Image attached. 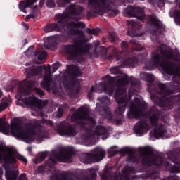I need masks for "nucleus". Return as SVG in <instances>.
<instances>
[{
	"mask_svg": "<svg viewBox=\"0 0 180 180\" xmlns=\"http://www.w3.org/2000/svg\"><path fill=\"white\" fill-rule=\"evenodd\" d=\"M0 133L9 134V124L4 118H0Z\"/></svg>",
	"mask_w": 180,
	"mask_h": 180,
	"instance_id": "obj_23",
	"label": "nucleus"
},
{
	"mask_svg": "<svg viewBox=\"0 0 180 180\" xmlns=\"http://www.w3.org/2000/svg\"><path fill=\"white\" fill-rule=\"evenodd\" d=\"M146 106H147V105L143 100H141V98L139 96L135 97L134 101L130 105L128 117L130 119H132V117H139V116H141V113H143L141 108H146Z\"/></svg>",
	"mask_w": 180,
	"mask_h": 180,
	"instance_id": "obj_11",
	"label": "nucleus"
},
{
	"mask_svg": "<svg viewBox=\"0 0 180 180\" xmlns=\"http://www.w3.org/2000/svg\"><path fill=\"white\" fill-rule=\"evenodd\" d=\"M48 124H50L51 126H53V122L48 121Z\"/></svg>",
	"mask_w": 180,
	"mask_h": 180,
	"instance_id": "obj_60",
	"label": "nucleus"
},
{
	"mask_svg": "<svg viewBox=\"0 0 180 180\" xmlns=\"http://www.w3.org/2000/svg\"><path fill=\"white\" fill-rule=\"evenodd\" d=\"M11 134L24 141L25 143H32L37 140V141H43L44 139L47 137L46 131H35L32 124H25L22 127L20 124L13 123L11 124Z\"/></svg>",
	"mask_w": 180,
	"mask_h": 180,
	"instance_id": "obj_5",
	"label": "nucleus"
},
{
	"mask_svg": "<svg viewBox=\"0 0 180 180\" xmlns=\"http://www.w3.org/2000/svg\"><path fill=\"white\" fill-rule=\"evenodd\" d=\"M150 3H153V1H155V0H149Z\"/></svg>",
	"mask_w": 180,
	"mask_h": 180,
	"instance_id": "obj_64",
	"label": "nucleus"
},
{
	"mask_svg": "<svg viewBox=\"0 0 180 180\" xmlns=\"http://www.w3.org/2000/svg\"><path fill=\"white\" fill-rule=\"evenodd\" d=\"M39 0H25L20 3L19 9L24 12V13H27L26 8H29L32 6L33 4H36Z\"/></svg>",
	"mask_w": 180,
	"mask_h": 180,
	"instance_id": "obj_20",
	"label": "nucleus"
},
{
	"mask_svg": "<svg viewBox=\"0 0 180 180\" xmlns=\"http://www.w3.org/2000/svg\"><path fill=\"white\" fill-rule=\"evenodd\" d=\"M25 54L26 56H27V57H31V56H34V53H33V46H30L25 51Z\"/></svg>",
	"mask_w": 180,
	"mask_h": 180,
	"instance_id": "obj_36",
	"label": "nucleus"
},
{
	"mask_svg": "<svg viewBox=\"0 0 180 180\" xmlns=\"http://www.w3.org/2000/svg\"><path fill=\"white\" fill-rule=\"evenodd\" d=\"M46 6L49 8H54L56 6V3L54 2V0H47Z\"/></svg>",
	"mask_w": 180,
	"mask_h": 180,
	"instance_id": "obj_39",
	"label": "nucleus"
},
{
	"mask_svg": "<svg viewBox=\"0 0 180 180\" xmlns=\"http://www.w3.org/2000/svg\"><path fill=\"white\" fill-rule=\"evenodd\" d=\"M89 5L94 6L98 12H108L110 9L109 0H90Z\"/></svg>",
	"mask_w": 180,
	"mask_h": 180,
	"instance_id": "obj_14",
	"label": "nucleus"
},
{
	"mask_svg": "<svg viewBox=\"0 0 180 180\" xmlns=\"http://www.w3.org/2000/svg\"><path fill=\"white\" fill-rule=\"evenodd\" d=\"M105 180H120V178L117 177V175L109 176L105 179Z\"/></svg>",
	"mask_w": 180,
	"mask_h": 180,
	"instance_id": "obj_42",
	"label": "nucleus"
},
{
	"mask_svg": "<svg viewBox=\"0 0 180 180\" xmlns=\"http://www.w3.org/2000/svg\"><path fill=\"white\" fill-rule=\"evenodd\" d=\"M112 74H117L119 72V67H115L111 69Z\"/></svg>",
	"mask_w": 180,
	"mask_h": 180,
	"instance_id": "obj_46",
	"label": "nucleus"
},
{
	"mask_svg": "<svg viewBox=\"0 0 180 180\" xmlns=\"http://www.w3.org/2000/svg\"><path fill=\"white\" fill-rule=\"evenodd\" d=\"M34 57H37V60H39V61H41L46 58V52L42 51L40 53V51L37 50L34 52Z\"/></svg>",
	"mask_w": 180,
	"mask_h": 180,
	"instance_id": "obj_28",
	"label": "nucleus"
},
{
	"mask_svg": "<svg viewBox=\"0 0 180 180\" xmlns=\"http://www.w3.org/2000/svg\"><path fill=\"white\" fill-rule=\"evenodd\" d=\"M35 64H41L40 62L35 61Z\"/></svg>",
	"mask_w": 180,
	"mask_h": 180,
	"instance_id": "obj_63",
	"label": "nucleus"
},
{
	"mask_svg": "<svg viewBox=\"0 0 180 180\" xmlns=\"http://www.w3.org/2000/svg\"><path fill=\"white\" fill-rule=\"evenodd\" d=\"M72 155V150L65 148L62 150L60 152L58 153H53L49 161L52 164H56L57 160L61 162L70 161Z\"/></svg>",
	"mask_w": 180,
	"mask_h": 180,
	"instance_id": "obj_12",
	"label": "nucleus"
},
{
	"mask_svg": "<svg viewBox=\"0 0 180 180\" xmlns=\"http://www.w3.org/2000/svg\"><path fill=\"white\" fill-rule=\"evenodd\" d=\"M91 160V155L87 153H84L82 155L80 156V161L84 162V164H88Z\"/></svg>",
	"mask_w": 180,
	"mask_h": 180,
	"instance_id": "obj_30",
	"label": "nucleus"
},
{
	"mask_svg": "<svg viewBox=\"0 0 180 180\" xmlns=\"http://www.w3.org/2000/svg\"><path fill=\"white\" fill-rule=\"evenodd\" d=\"M179 177H178L177 176H175L174 177H172V179H170V180H179Z\"/></svg>",
	"mask_w": 180,
	"mask_h": 180,
	"instance_id": "obj_57",
	"label": "nucleus"
},
{
	"mask_svg": "<svg viewBox=\"0 0 180 180\" xmlns=\"http://www.w3.org/2000/svg\"><path fill=\"white\" fill-rule=\"evenodd\" d=\"M98 101L99 103H97L96 105L97 110H103L104 113L106 115H110L109 108L106 106V105H109L110 100L107 97H103V98H98Z\"/></svg>",
	"mask_w": 180,
	"mask_h": 180,
	"instance_id": "obj_18",
	"label": "nucleus"
},
{
	"mask_svg": "<svg viewBox=\"0 0 180 180\" xmlns=\"http://www.w3.org/2000/svg\"><path fill=\"white\" fill-rule=\"evenodd\" d=\"M86 32L89 34H94V36H98V30L87 28L86 30Z\"/></svg>",
	"mask_w": 180,
	"mask_h": 180,
	"instance_id": "obj_37",
	"label": "nucleus"
},
{
	"mask_svg": "<svg viewBox=\"0 0 180 180\" xmlns=\"http://www.w3.org/2000/svg\"><path fill=\"white\" fill-rule=\"evenodd\" d=\"M37 172L39 174H43L44 172V166H39L37 169Z\"/></svg>",
	"mask_w": 180,
	"mask_h": 180,
	"instance_id": "obj_43",
	"label": "nucleus"
},
{
	"mask_svg": "<svg viewBox=\"0 0 180 180\" xmlns=\"http://www.w3.org/2000/svg\"><path fill=\"white\" fill-rule=\"evenodd\" d=\"M1 96H2V91H1V89H0V98H1Z\"/></svg>",
	"mask_w": 180,
	"mask_h": 180,
	"instance_id": "obj_62",
	"label": "nucleus"
},
{
	"mask_svg": "<svg viewBox=\"0 0 180 180\" xmlns=\"http://www.w3.org/2000/svg\"><path fill=\"white\" fill-rule=\"evenodd\" d=\"M3 174H4V170L0 168V178L2 176Z\"/></svg>",
	"mask_w": 180,
	"mask_h": 180,
	"instance_id": "obj_59",
	"label": "nucleus"
},
{
	"mask_svg": "<svg viewBox=\"0 0 180 180\" xmlns=\"http://www.w3.org/2000/svg\"><path fill=\"white\" fill-rule=\"evenodd\" d=\"M131 172H133V169L131 167H129V166H126L122 170V175L123 176H127V174Z\"/></svg>",
	"mask_w": 180,
	"mask_h": 180,
	"instance_id": "obj_35",
	"label": "nucleus"
},
{
	"mask_svg": "<svg viewBox=\"0 0 180 180\" xmlns=\"http://www.w3.org/2000/svg\"><path fill=\"white\" fill-rule=\"evenodd\" d=\"M16 157L23 162H27V159L22 155H18L14 149L9 147L0 146V161L12 163L16 161Z\"/></svg>",
	"mask_w": 180,
	"mask_h": 180,
	"instance_id": "obj_10",
	"label": "nucleus"
},
{
	"mask_svg": "<svg viewBox=\"0 0 180 180\" xmlns=\"http://www.w3.org/2000/svg\"><path fill=\"white\" fill-rule=\"evenodd\" d=\"M127 46H128V44L126 41H122L121 43V47L122 49H126V47H127Z\"/></svg>",
	"mask_w": 180,
	"mask_h": 180,
	"instance_id": "obj_51",
	"label": "nucleus"
},
{
	"mask_svg": "<svg viewBox=\"0 0 180 180\" xmlns=\"http://www.w3.org/2000/svg\"><path fill=\"white\" fill-rule=\"evenodd\" d=\"M134 64V61H133V59H128L125 60V62L123 64V66L124 65H133Z\"/></svg>",
	"mask_w": 180,
	"mask_h": 180,
	"instance_id": "obj_41",
	"label": "nucleus"
},
{
	"mask_svg": "<svg viewBox=\"0 0 180 180\" xmlns=\"http://www.w3.org/2000/svg\"><path fill=\"white\" fill-rule=\"evenodd\" d=\"M75 70H76V72L78 73V71H79L78 68H77V67L75 66Z\"/></svg>",
	"mask_w": 180,
	"mask_h": 180,
	"instance_id": "obj_61",
	"label": "nucleus"
},
{
	"mask_svg": "<svg viewBox=\"0 0 180 180\" xmlns=\"http://www.w3.org/2000/svg\"><path fill=\"white\" fill-rule=\"evenodd\" d=\"M44 70H45V75L44 80L41 82V86L46 89V91H50V88H53L51 87L53 79L51 77V69L50 68V65H48L46 68L45 66H32L29 68H25V72L26 75H32V74L40 75Z\"/></svg>",
	"mask_w": 180,
	"mask_h": 180,
	"instance_id": "obj_8",
	"label": "nucleus"
},
{
	"mask_svg": "<svg viewBox=\"0 0 180 180\" xmlns=\"http://www.w3.org/2000/svg\"><path fill=\"white\" fill-rule=\"evenodd\" d=\"M129 78L127 76H120L117 79V90L115 93V101H117L119 107L115 110L116 113L118 115H123L124 110H126V105H129V101L124 100V92H126V89L124 85L129 84Z\"/></svg>",
	"mask_w": 180,
	"mask_h": 180,
	"instance_id": "obj_7",
	"label": "nucleus"
},
{
	"mask_svg": "<svg viewBox=\"0 0 180 180\" xmlns=\"http://www.w3.org/2000/svg\"><path fill=\"white\" fill-rule=\"evenodd\" d=\"M160 119V112L155 110L152 111L150 115V122L153 128V131L150 133L155 137H162V139H168L169 134H167L165 127L158 124V120Z\"/></svg>",
	"mask_w": 180,
	"mask_h": 180,
	"instance_id": "obj_9",
	"label": "nucleus"
},
{
	"mask_svg": "<svg viewBox=\"0 0 180 180\" xmlns=\"http://www.w3.org/2000/svg\"><path fill=\"white\" fill-rule=\"evenodd\" d=\"M4 168L6 169V178L7 180H16V178L18 176V172L12 170L10 168L6 167V165H4Z\"/></svg>",
	"mask_w": 180,
	"mask_h": 180,
	"instance_id": "obj_22",
	"label": "nucleus"
},
{
	"mask_svg": "<svg viewBox=\"0 0 180 180\" xmlns=\"http://www.w3.org/2000/svg\"><path fill=\"white\" fill-rule=\"evenodd\" d=\"M110 41H115L117 39V35L116 33H110L109 36Z\"/></svg>",
	"mask_w": 180,
	"mask_h": 180,
	"instance_id": "obj_40",
	"label": "nucleus"
},
{
	"mask_svg": "<svg viewBox=\"0 0 180 180\" xmlns=\"http://www.w3.org/2000/svg\"><path fill=\"white\" fill-rule=\"evenodd\" d=\"M44 2H46V0H40L39 6H40L41 8H42L43 5H44Z\"/></svg>",
	"mask_w": 180,
	"mask_h": 180,
	"instance_id": "obj_53",
	"label": "nucleus"
},
{
	"mask_svg": "<svg viewBox=\"0 0 180 180\" xmlns=\"http://www.w3.org/2000/svg\"><path fill=\"white\" fill-rule=\"evenodd\" d=\"M117 151H119V150L117 149V146H111L108 150V154H110V155H112V156L115 155Z\"/></svg>",
	"mask_w": 180,
	"mask_h": 180,
	"instance_id": "obj_31",
	"label": "nucleus"
},
{
	"mask_svg": "<svg viewBox=\"0 0 180 180\" xmlns=\"http://www.w3.org/2000/svg\"><path fill=\"white\" fill-rule=\"evenodd\" d=\"M165 4V0H159L158 5L159 6V8H162V6H164Z\"/></svg>",
	"mask_w": 180,
	"mask_h": 180,
	"instance_id": "obj_48",
	"label": "nucleus"
},
{
	"mask_svg": "<svg viewBox=\"0 0 180 180\" xmlns=\"http://www.w3.org/2000/svg\"><path fill=\"white\" fill-rule=\"evenodd\" d=\"M105 79V83H101L96 86V92L101 94L104 91L105 94H108V95H112L113 91H115V84L110 81H106V79H110V76H106Z\"/></svg>",
	"mask_w": 180,
	"mask_h": 180,
	"instance_id": "obj_13",
	"label": "nucleus"
},
{
	"mask_svg": "<svg viewBox=\"0 0 180 180\" xmlns=\"http://www.w3.org/2000/svg\"><path fill=\"white\" fill-rule=\"evenodd\" d=\"M161 89L162 91V94H166V95H168L169 94V91H167V90H165V84H161Z\"/></svg>",
	"mask_w": 180,
	"mask_h": 180,
	"instance_id": "obj_47",
	"label": "nucleus"
},
{
	"mask_svg": "<svg viewBox=\"0 0 180 180\" xmlns=\"http://www.w3.org/2000/svg\"><path fill=\"white\" fill-rule=\"evenodd\" d=\"M37 6H35L33 7V9H34L33 13H37V12H39V10H37Z\"/></svg>",
	"mask_w": 180,
	"mask_h": 180,
	"instance_id": "obj_56",
	"label": "nucleus"
},
{
	"mask_svg": "<svg viewBox=\"0 0 180 180\" xmlns=\"http://www.w3.org/2000/svg\"><path fill=\"white\" fill-rule=\"evenodd\" d=\"M63 108H58V111L53 114V117H61L63 116Z\"/></svg>",
	"mask_w": 180,
	"mask_h": 180,
	"instance_id": "obj_34",
	"label": "nucleus"
},
{
	"mask_svg": "<svg viewBox=\"0 0 180 180\" xmlns=\"http://www.w3.org/2000/svg\"><path fill=\"white\" fill-rule=\"evenodd\" d=\"M37 84L38 83L36 80L27 79L21 84L18 89L16 98L20 102H22L27 108H43V106L47 105V101L39 100L34 96L29 94H30V91H35V94L39 95V96L44 95V92L41 89L36 88Z\"/></svg>",
	"mask_w": 180,
	"mask_h": 180,
	"instance_id": "obj_3",
	"label": "nucleus"
},
{
	"mask_svg": "<svg viewBox=\"0 0 180 180\" xmlns=\"http://www.w3.org/2000/svg\"><path fill=\"white\" fill-rule=\"evenodd\" d=\"M12 103L11 97H5L0 103V112L5 110Z\"/></svg>",
	"mask_w": 180,
	"mask_h": 180,
	"instance_id": "obj_24",
	"label": "nucleus"
},
{
	"mask_svg": "<svg viewBox=\"0 0 180 180\" xmlns=\"http://www.w3.org/2000/svg\"><path fill=\"white\" fill-rule=\"evenodd\" d=\"M125 13L129 16H134L139 20L144 19V9L139 7L129 6L125 10Z\"/></svg>",
	"mask_w": 180,
	"mask_h": 180,
	"instance_id": "obj_17",
	"label": "nucleus"
},
{
	"mask_svg": "<svg viewBox=\"0 0 180 180\" xmlns=\"http://www.w3.org/2000/svg\"><path fill=\"white\" fill-rule=\"evenodd\" d=\"M165 101H167V102H169V101L168 100V98H166L165 96H164L163 98L160 99L159 102H158L159 106H161V107L165 106L167 103Z\"/></svg>",
	"mask_w": 180,
	"mask_h": 180,
	"instance_id": "obj_33",
	"label": "nucleus"
},
{
	"mask_svg": "<svg viewBox=\"0 0 180 180\" xmlns=\"http://www.w3.org/2000/svg\"><path fill=\"white\" fill-rule=\"evenodd\" d=\"M98 168L96 167H91L90 169H88L87 170H86V174H87V175H90V179L88 177H85L84 179H83L82 180H93L95 179V178L96 177V171H98Z\"/></svg>",
	"mask_w": 180,
	"mask_h": 180,
	"instance_id": "obj_25",
	"label": "nucleus"
},
{
	"mask_svg": "<svg viewBox=\"0 0 180 180\" xmlns=\"http://www.w3.org/2000/svg\"><path fill=\"white\" fill-rule=\"evenodd\" d=\"M150 22L151 27H155L156 29H158V32H160L161 29H164V27H162V23L158 20V18H157L156 16H150Z\"/></svg>",
	"mask_w": 180,
	"mask_h": 180,
	"instance_id": "obj_21",
	"label": "nucleus"
},
{
	"mask_svg": "<svg viewBox=\"0 0 180 180\" xmlns=\"http://www.w3.org/2000/svg\"><path fill=\"white\" fill-rule=\"evenodd\" d=\"M46 153H41L39 156L40 160L39 161V162H41V161H44V160L46 159Z\"/></svg>",
	"mask_w": 180,
	"mask_h": 180,
	"instance_id": "obj_49",
	"label": "nucleus"
},
{
	"mask_svg": "<svg viewBox=\"0 0 180 180\" xmlns=\"http://www.w3.org/2000/svg\"><path fill=\"white\" fill-rule=\"evenodd\" d=\"M150 130V126L147 121L141 120L138 123H136L134 127V132L136 136H143V134H146L147 131Z\"/></svg>",
	"mask_w": 180,
	"mask_h": 180,
	"instance_id": "obj_16",
	"label": "nucleus"
},
{
	"mask_svg": "<svg viewBox=\"0 0 180 180\" xmlns=\"http://www.w3.org/2000/svg\"><path fill=\"white\" fill-rule=\"evenodd\" d=\"M19 180H27L26 179V174H23L21 175V179H20Z\"/></svg>",
	"mask_w": 180,
	"mask_h": 180,
	"instance_id": "obj_55",
	"label": "nucleus"
},
{
	"mask_svg": "<svg viewBox=\"0 0 180 180\" xmlns=\"http://www.w3.org/2000/svg\"><path fill=\"white\" fill-rule=\"evenodd\" d=\"M84 8L78 5H71L68 9L65 10L63 14H59L56 15L59 20L57 23H53L46 25L44 30L46 33H50V32H68L73 36H76L73 44L67 46V50L74 57L82 54V53H88L89 51V45L86 44V41L90 40L91 38L86 37L84 32L79 30L77 27L80 29L85 28V24L82 22H70L68 23V18L70 15L77 16L75 19V20H79V15L82 13Z\"/></svg>",
	"mask_w": 180,
	"mask_h": 180,
	"instance_id": "obj_1",
	"label": "nucleus"
},
{
	"mask_svg": "<svg viewBox=\"0 0 180 180\" xmlns=\"http://www.w3.org/2000/svg\"><path fill=\"white\" fill-rule=\"evenodd\" d=\"M170 16H174V20L177 25H180V11L178 10H175L174 11H172L170 13Z\"/></svg>",
	"mask_w": 180,
	"mask_h": 180,
	"instance_id": "obj_26",
	"label": "nucleus"
},
{
	"mask_svg": "<svg viewBox=\"0 0 180 180\" xmlns=\"http://www.w3.org/2000/svg\"><path fill=\"white\" fill-rule=\"evenodd\" d=\"M36 15L34 14H30L26 16L25 20H27L28 19H34Z\"/></svg>",
	"mask_w": 180,
	"mask_h": 180,
	"instance_id": "obj_50",
	"label": "nucleus"
},
{
	"mask_svg": "<svg viewBox=\"0 0 180 180\" xmlns=\"http://www.w3.org/2000/svg\"><path fill=\"white\" fill-rule=\"evenodd\" d=\"M168 160L172 161L173 164H178V161L176 160V152H169L167 153Z\"/></svg>",
	"mask_w": 180,
	"mask_h": 180,
	"instance_id": "obj_27",
	"label": "nucleus"
},
{
	"mask_svg": "<svg viewBox=\"0 0 180 180\" xmlns=\"http://www.w3.org/2000/svg\"><path fill=\"white\" fill-rule=\"evenodd\" d=\"M137 23H136V22H134V20H131L128 22V26L129 27H133L134 26H136Z\"/></svg>",
	"mask_w": 180,
	"mask_h": 180,
	"instance_id": "obj_44",
	"label": "nucleus"
},
{
	"mask_svg": "<svg viewBox=\"0 0 180 180\" xmlns=\"http://www.w3.org/2000/svg\"><path fill=\"white\" fill-rule=\"evenodd\" d=\"M71 1V0H58L57 1V4L58 5V6H64V5H65L66 4H70V2Z\"/></svg>",
	"mask_w": 180,
	"mask_h": 180,
	"instance_id": "obj_38",
	"label": "nucleus"
},
{
	"mask_svg": "<svg viewBox=\"0 0 180 180\" xmlns=\"http://www.w3.org/2000/svg\"><path fill=\"white\" fill-rule=\"evenodd\" d=\"M54 41V37H48L45 40L44 46L46 49H51V46H53V42Z\"/></svg>",
	"mask_w": 180,
	"mask_h": 180,
	"instance_id": "obj_29",
	"label": "nucleus"
},
{
	"mask_svg": "<svg viewBox=\"0 0 180 180\" xmlns=\"http://www.w3.org/2000/svg\"><path fill=\"white\" fill-rule=\"evenodd\" d=\"M145 77L146 80L148 82H151L152 81H154V76L153 75H150L148 73H143L142 74V78Z\"/></svg>",
	"mask_w": 180,
	"mask_h": 180,
	"instance_id": "obj_32",
	"label": "nucleus"
},
{
	"mask_svg": "<svg viewBox=\"0 0 180 180\" xmlns=\"http://www.w3.org/2000/svg\"><path fill=\"white\" fill-rule=\"evenodd\" d=\"M59 68H60V64L54 63L53 65V72H56V71H57V70H58Z\"/></svg>",
	"mask_w": 180,
	"mask_h": 180,
	"instance_id": "obj_45",
	"label": "nucleus"
},
{
	"mask_svg": "<svg viewBox=\"0 0 180 180\" xmlns=\"http://www.w3.org/2000/svg\"><path fill=\"white\" fill-rule=\"evenodd\" d=\"M94 91H95V88L94 87V86H92L91 88V91L89 93V94H88V98H91V92H94Z\"/></svg>",
	"mask_w": 180,
	"mask_h": 180,
	"instance_id": "obj_54",
	"label": "nucleus"
},
{
	"mask_svg": "<svg viewBox=\"0 0 180 180\" xmlns=\"http://www.w3.org/2000/svg\"><path fill=\"white\" fill-rule=\"evenodd\" d=\"M58 132L60 136H74L77 134L75 129L70 124L67 122H61L58 128Z\"/></svg>",
	"mask_w": 180,
	"mask_h": 180,
	"instance_id": "obj_15",
	"label": "nucleus"
},
{
	"mask_svg": "<svg viewBox=\"0 0 180 180\" xmlns=\"http://www.w3.org/2000/svg\"><path fill=\"white\" fill-rule=\"evenodd\" d=\"M91 155L95 160V161L99 162L102 161L103 158H105V156L106 155V152L105 151V149H103L102 147H96L94 148L91 153Z\"/></svg>",
	"mask_w": 180,
	"mask_h": 180,
	"instance_id": "obj_19",
	"label": "nucleus"
},
{
	"mask_svg": "<svg viewBox=\"0 0 180 180\" xmlns=\"http://www.w3.org/2000/svg\"><path fill=\"white\" fill-rule=\"evenodd\" d=\"M139 151L142 155L143 164L144 165L160 167V165L164 164L167 169L170 171V172H180V168L178 166L169 164L168 162L163 163L162 161L164 160H162V157L153 154V148L151 147L139 148Z\"/></svg>",
	"mask_w": 180,
	"mask_h": 180,
	"instance_id": "obj_6",
	"label": "nucleus"
},
{
	"mask_svg": "<svg viewBox=\"0 0 180 180\" xmlns=\"http://www.w3.org/2000/svg\"><path fill=\"white\" fill-rule=\"evenodd\" d=\"M22 25H24L25 30H27V29H29V27H27V25H26L25 22H23Z\"/></svg>",
	"mask_w": 180,
	"mask_h": 180,
	"instance_id": "obj_58",
	"label": "nucleus"
},
{
	"mask_svg": "<svg viewBox=\"0 0 180 180\" xmlns=\"http://www.w3.org/2000/svg\"><path fill=\"white\" fill-rule=\"evenodd\" d=\"M39 161H40V157H37V158H35L34 159V164H39V163H40V162H39Z\"/></svg>",
	"mask_w": 180,
	"mask_h": 180,
	"instance_id": "obj_52",
	"label": "nucleus"
},
{
	"mask_svg": "<svg viewBox=\"0 0 180 180\" xmlns=\"http://www.w3.org/2000/svg\"><path fill=\"white\" fill-rule=\"evenodd\" d=\"M78 119L80 120V126H82L84 123H89L90 124L89 129H87L86 134L82 136L83 140L86 143L92 141V140H96L99 136H103V134H105L106 137H103V140H106L109 137L108 129H106L105 125L99 124L96 128H94L95 121L92 117H89V110L86 107H81L71 117L72 122H75Z\"/></svg>",
	"mask_w": 180,
	"mask_h": 180,
	"instance_id": "obj_2",
	"label": "nucleus"
},
{
	"mask_svg": "<svg viewBox=\"0 0 180 180\" xmlns=\"http://www.w3.org/2000/svg\"><path fill=\"white\" fill-rule=\"evenodd\" d=\"M165 45H162L160 47V51L161 56L155 54L150 60L146 63L147 70H151L154 67H160L163 71H165L169 75H175V77H180V68H176L174 64L167 61V60H171L173 58L175 61H177L176 58L174 56V53L171 51V49L168 48L166 51Z\"/></svg>",
	"mask_w": 180,
	"mask_h": 180,
	"instance_id": "obj_4",
	"label": "nucleus"
}]
</instances>
